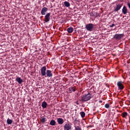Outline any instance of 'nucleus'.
<instances>
[{"label":"nucleus","instance_id":"nucleus-14","mask_svg":"<svg viewBox=\"0 0 130 130\" xmlns=\"http://www.w3.org/2000/svg\"><path fill=\"white\" fill-rule=\"evenodd\" d=\"M122 13L124 15H126L127 13V8L126 6H123L122 10Z\"/></svg>","mask_w":130,"mask_h":130},{"label":"nucleus","instance_id":"nucleus-9","mask_svg":"<svg viewBox=\"0 0 130 130\" xmlns=\"http://www.w3.org/2000/svg\"><path fill=\"white\" fill-rule=\"evenodd\" d=\"M72 128V126L69 123H66L64 125V130H71Z\"/></svg>","mask_w":130,"mask_h":130},{"label":"nucleus","instance_id":"nucleus-3","mask_svg":"<svg viewBox=\"0 0 130 130\" xmlns=\"http://www.w3.org/2000/svg\"><path fill=\"white\" fill-rule=\"evenodd\" d=\"M124 37V34H115L114 37L113 39H115L116 41H120L123 37Z\"/></svg>","mask_w":130,"mask_h":130},{"label":"nucleus","instance_id":"nucleus-26","mask_svg":"<svg viewBox=\"0 0 130 130\" xmlns=\"http://www.w3.org/2000/svg\"><path fill=\"white\" fill-rule=\"evenodd\" d=\"M99 103L100 104H102V103H103V101L100 100V101H99Z\"/></svg>","mask_w":130,"mask_h":130},{"label":"nucleus","instance_id":"nucleus-10","mask_svg":"<svg viewBox=\"0 0 130 130\" xmlns=\"http://www.w3.org/2000/svg\"><path fill=\"white\" fill-rule=\"evenodd\" d=\"M47 11L48 8L47 7H43L41 11V15H46V13L47 12Z\"/></svg>","mask_w":130,"mask_h":130},{"label":"nucleus","instance_id":"nucleus-16","mask_svg":"<svg viewBox=\"0 0 130 130\" xmlns=\"http://www.w3.org/2000/svg\"><path fill=\"white\" fill-rule=\"evenodd\" d=\"M47 105H48V104H47V102L45 101L43 102L42 103V107L43 109H46L47 107Z\"/></svg>","mask_w":130,"mask_h":130},{"label":"nucleus","instance_id":"nucleus-15","mask_svg":"<svg viewBox=\"0 0 130 130\" xmlns=\"http://www.w3.org/2000/svg\"><path fill=\"white\" fill-rule=\"evenodd\" d=\"M67 31H68V33L72 34L74 31V28L72 27H70L67 28Z\"/></svg>","mask_w":130,"mask_h":130},{"label":"nucleus","instance_id":"nucleus-8","mask_svg":"<svg viewBox=\"0 0 130 130\" xmlns=\"http://www.w3.org/2000/svg\"><path fill=\"white\" fill-rule=\"evenodd\" d=\"M45 77L51 78L53 77V74L52 71L50 70H46V74L45 76Z\"/></svg>","mask_w":130,"mask_h":130},{"label":"nucleus","instance_id":"nucleus-5","mask_svg":"<svg viewBox=\"0 0 130 130\" xmlns=\"http://www.w3.org/2000/svg\"><path fill=\"white\" fill-rule=\"evenodd\" d=\"M123 83V82H122V81H118L117 84L118 89L121 90H123V89L124 88V86Z\"/></svg>","mask_w":130,"mask_h":130},{"label":"nucleus","instance_id":"nucleus-22","mask_svg":"<svg viewBox=\"0 0 130 130\" xmlns=\"http://www.w3.org/2000/svg\"><path fill=\"white\" fill-rule=\"evenodd\" d=\"M80 114L82 118H84L85 117L86 114L84 112L82 111L80 113Z\"/></svg>","mask_w":130,"mask_h":130},{"label":"nucleus","instance_id":"nucleus-25","mask_svg":"<svg viewBox=\"0 0 130 130\" xmlns=\"http://www.w3.org/2000/svg\"><path fill=\"white\" fill-rule=\"evenodd\" d=\"M115 26V24H112V25H110V27H113Z\"/></svg>","mask_w":130,"mask_h":130},{"label":"nucleus","instance_id":"nucleus-18","mask_svg":"<svg viewBox=\"0 0 130 130\" xmlns=\"http://www.w3.org/2000/svg\"><path fill=\"white\" fill-rule=\"evenodd\" d=\"M56 123V122L55 120L52 119L50 122V125L52 126H54L55 125Z\"/></svg>","mask_w":130,"mask_h":130},{"label":"nucleus","instance_id":"nucleus-17","mask_svg":"<svg viewBox=\"0 0 130 130\" xmlns=\"http://www.w3.org/2000/svg\"><path fill=\"white\" fill-rule=\"evenodd\" d=\"M13 123V120L10 119V118H8L7 119V123L8 125H10L12 124Z\"/></svg>","mask_w":130,"mask_h":130},{"label":"nucleus","instance_id":"nucleus-12","mask_svg":"<svg viewBox=\"0 0 130 130\" xmlns=\"http://www.w3.org/2000/svg\"><path fill=\"white\" fill-rule=\"evenodd\" d=\"M16 81H17V82L19 84H21L23 81L22 80V79L20 77H17L16 78Z\"/></svg>","mask_w":130,"mask_h":130},{"label":"nucleus","instance_id":"nucleus-28","mask_svg":"<svg viewBox=\"0 0 130 130\" xmlns=\"http://www.w3.org/2000/svg\"><path fill=\"white\" fill-rule=\"evenodd\" d=\"M106 86H108L107 84H106Z\"/></svg>","mask_w":130,"mask_h":130},{"label":"nucleus","instance_id":"nucleus-2","mask_svg":"<svg viewBox=\"0 0 130 130\" xmlns=\"http://www.w3.org/2000/svg\"><path fill=\"white\" fill-rule=\"evenodd\" d=\"M85 29L88 31L91 32L94 29V24L93 23H88L85 25Z\"/></svg>","mask_w":130,"mask_h":130},{"label":"nucleus","instance_id":"nucleus-13","mask_svg":"<svg viewBox=\"0 0 130 130\" xmlns=\"http://www.w3.org/2000/svg\"><path fill=\"white\" fill-rule=\"evenodd\" d=\"M57 123L60 124V125H62L64 123V120L62 118H57Z\"/></svg>","mask_w":130,"mask_h":130},{"label":"nucleus","instance_id":"nucleus-1","mask_svg":"<svg viewBox=\"0 0 130 130\" xmlns=\"http://www.w3.org/2000/svg\"><path fill=\"white\" fill-rule=\"evenodd\" d=\"M91 99V94L90 93H88L82 95L81 98V101L87 102L90 101Z\"/></svg>","mask_w":130,"mask_h":130},{"label":"nucleus","instance_id":"nucleus-7","mask_svg":"<svg viewBox=\"0 0 130 130\" xmlns=\"http://www.w3.org/2000/svg\"><path fill=\"white\" fill-rule=\"evenodd\" d=\"M46 67L44 66L41 69V73L42 76L45 77L46 76Z\"/></svg>","mask_w":130,"mask_h":130},{"label":"nucleus","instance_id":"nucleus-20","mask_svg":"<svg viewBox=\"0 0 130 130\" xmlns=\"http://www.w3.org/2000/svg\"><path fill=\"white\" fill-rule=\"evenodd\" d=\"M64 5L65 6V7H67V8H69V7H70L71 4L69 2L67 1H65L64 3Z\"/></svg>","mask_w":130,"mask_h":130},{"label":"nucleus","instance_id":"nucleus-4","mask_svg":"<svg viewBox=\"0 0 130 130\" xmlns=\"http://www.w3.org/2000/svg\"><path fill=\"white\" fill-rule=\"evenodd\" d=\"M122 7H123V4H116V7H115L114 9V12H118V11H120V10H121Z\"/></svg>","mask_w":130,"mask_h":130},{"label":"nucleus","instance_id":"nucleus-6","mask_svg":"<svg viewBox=\"0 0 130 130\" xmlns=\"http://www.w3.org/2000/svg\"><path fill=\"white\" fill-rule=\"evenodd\" d=\"M50 15L51 14L50 13H48L46 14V15L44 16V21L46 23H48L50 20Z\"/></svg>","mask_w":130,"mask_h":130},{"label":"nucleus","instance_id":"nucleus-11","mask_svg":"<svg viewBox=\"0 0 130 130\" xmlns=\"http://www.w3.org/2000/svg\"><path fill=\"white\" fill-rule=\"evenodd\" d=\"M77 90V88L76 86L70 87L69 88V91L70 93H73V92H75Z\"/></svg>","mask_w":130,"mask_h":130},{"label":"nucleus","instance_id":"nucleus-27","mask_svg":"<svg viewBox=\"0 0 130 130\" xmlns=\"http://www.w3.org/2000/svg\"><path fill=\"white\" fill-rule=\"evenodd\" d=\"M76 103V104H77V105H79V103H78V101H77Z\"/></svg>","mask_w":130,"mask_h":130},{"label":"nucleus","instance_id":"nucleus-19","mask_svg":"<svg viewBox=\"0 0 130 130\" xmlns=\"http://www.w3.org/2000/svg\"><path fill=\"white\" fill-rule=\"evenodd\" d=\"M46 121H47V118H46L41 117V119H40V121H41V122L44 123H45V122H46Z\"/></svg>","mask_w":130,"mask_h":130},{"label":"nucleus","instance_id":"nucleus-21","mask_svg":"<svg viewBox=\"0 0 130 130\" xmlns=\"http://www.w3.org/2000/svg\"><path fill=\"white\" fill-rule=\"evenodd\" d=\"M121 116L123 118H126L127 116V112H124L122 113Z\"/></svg>","mask_w":130,"mask_h":130},{"label":"nucleus","instance_id":"nucleus-23","mask_svg":"<svg viewBox=\"0 0 130 130\" xmlns=\"http://www.w3.org/2000/svg\"><path fill=\"white\" fill-rule=\"evenodd\" d=\"M75 130H82V128L81 127H80L79 126H75Z\"/></svg>","mask_w":130,"mask_h":130},{"label":"nucleus","instance_id":"nucleus-24","mask_svg":"<svg viewBox=\"0 0 130 130\" xmlns=\"http://www.w3.org/2000/svg\"><path fill=\"white\" fill-rule=\"evenodd\" d=\"M105 107L106 108L108 109V108H110V105L109 104H106L105 105Z\"/></svg>","mask_w":130,"mask_h":130}]
</instances>
